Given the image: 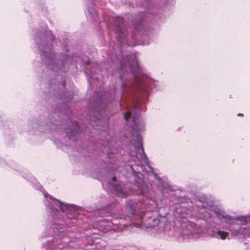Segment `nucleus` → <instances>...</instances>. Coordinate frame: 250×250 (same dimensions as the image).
<instances>
[{
    "label": "nucleus",
    "mask_w": 250,
    "mask_h": 250,
    "mask_svg": "<svg viewBox=\"0 0 250 250\" xmlns=\"http://www.w3.org/2000/svg\"><path fill=\"white\" fill-rule=\"evenodd\" d=\"M126 210H128V213L127 214L128 219H130L131 216H132L136 210V204L132 201H128L126 203Z\"/></svg>",
    "instance_id": "11"
},
{
    "label": "nucleus",
    "mask_w": 250,
    "mask_h": 250,
    "mask_svg": "<svg viewBox=\"0 0 250 250\" xmlns=\"http://www.w3.org/2000/svg\"><path fill=\"white\" fill-rule=\"evenodd\" d=\"M34 32V41L40 51L42 63L46 66L48 69L58 74L56 82L52 80L50 87L53 91V94L58 100V105L52 114L49 123L42 121H35L30 125L32 127L31 131L39 130L43 132L48 128L52 135V138H62V60L61 54H55L53 51L54 35L48 29L45 23Z\"/></svg>",
    "instance_id": "1"
},
{
    "label": "nucleus",
    "mask_w": 250,
    "mask_h": 250,
    "mask_svg": "<svg viewBox=\"0 0 250 250\" xmlns=\"http://www.w3.org/2000/svg\"><path fill=\"white\" fill-rule=\"evenodd\" d=\"M68 129H66L65 133L67 134L68 138L71 140L73 136L78 133L80 130V128L76 121H69L68 122Z\"/></svg>",
    "instance_id": "10"
},
{
    "label": "nucleus",
    "mask_w": 250,
    "mask_h": 250,
    "mask_svg": "<svg viewBox=\"0 0 250 250\" xmlns=\"http://www.w3.org/2000/svg\"><path fill=\"white\" fill-rule=\"evenodd\" d=\"M89 77H91L92 79H95V78L97 79V77H94V76H93L94 75H93L92 72H90V74H89Z\"/></svg>",
    "instance_id": "23"
},
{
    "label": "nucleus",
    "mask_w": 250,
    "mask_h": 250,
    "mask_svg": "<svg viewBox=\"0 0 250 250\" xmlns=\"http://www.w3.org/2000/svg\"><path fill=\"white\" fill-rule=\"evenodd\" d=\"M143 27V25L142 24H139L135 25L134 26V32L131 35V38L133 40H135V37H134L135 33L136 32L137 33H140L141 34V28Z\"/></svg>",
    "instance_id": "17"
},
{
    "label": "nucleus",
    "mask_w": 250,
    "mask_h": 250,
    "mask_svg": "<svg viewBox=\"0 0 250 250\" xmlns=\"http://www.w3.org/2000/svg\"><path fill=\"white\" fill-rule=\"evenodd\" d=\"M116 181L115 177H113L111 181L108 182L109 186L112 187L114 189L115 193L119 197H125L128 195V193L126 191H125L121 185L119 184H115Z\"/></svg>",
    "instance_id": "9"
},
{
    "label": "nucleus",
    "mask_w": 250,
    "mask_h": 250,
    "mask_svg": "<svg viewBox=\"0 0 250 250\" xmlns=\"http://www.w3.org/2000/svg\"><path fill=\"white\" fill-rule=\"evenodd\" d=\"M139 181L140 182L138 183V185L136 186L138 189L137 194L146 195L148 192V187L145 185L144 181L142 179H140Z\"/></svg>",
    "instance_id": "13"
},
{
    "label": "nucleus",
    "mask_w": 250,
    "mask_h": 250,
    "mask_svg": "<svg viewBox=\"0 0 250 250\" xmlns=\"http://www.w3.org/2000/svg\"><path fill=\"white\" fill-rule=\"evenodd\" d=\"M124 219L122 217L120 218L119 223L111 222H107L105 220H101L98 223L99 229L104 232L108 231L110 229L114 231H117L123 229L126 226L129 225V224L124 223Z\"/></svg>",
    "instance_id": "6"
},
{
    "label": "nucleus",
    "mask_w": 250,
    "mask_h": 250,
    "mask_svg": "<svg viewBox=\"0 0 250 250\" xmlns=\"http://www.w3.org/2000/svg\"><path fill=\"white\" fill-rule=\"evenodd\" d=\"M201 207V209H204L205 213H207L209 217H211L212 215L209 211L212 210L214 208V207L212 206V205H207L206 204L204 203Z\"/></svg>",
    "instance_id": "16"
},
{
    "label": "nucleus",
    "mask_w": 250,
    "mask_h": 250,
    "mask_svg": "<svg viewBox=\"0 0 250 250\" xmlns=\"http://www.w3.org/2000/svg\"><path fill=\"white\" fill-rule=\"evenodd\" d=\"M116 31L117 34L118 41L121 44H131L128 42L126 38V32L124 24V19L122 17H117L115 19Z\"/></svg>",
    "instance_id": "7"
},
{
    "label": "nucleus",
    "mask_w": 250,
    "mask_h": 250,
    "mask_svg": "<svg viewBox=\"0 0 250 250\" xmlns=\"http://www.w3.org/2000/svg\"><path fill=\"white\" fill-rule=\"evenodd\" d=\"M137 185H138V184H137V185H135V186H135V187H134V189L135 188V187H136V186H137Z\"/></svg>",
    "instance_id": "26"
},
{
    "label": "nucleus",
    "mask_w": 250,
    "mask_h": 250,
    "mask_svg": "<svg viewBox=\"0 0 250 250\" xmlns=\"http://www.w3.org/2000/svg\"><path fill=\"white\" fill-rule=\"evenodd\" d=\"M211 237L217 238L224 240L229 236L228 232L222 230L212 231L210 233Z\"/></svg>",
    "instance_id": "12"
},
{
    "label": "nucleus",
    "mask_w": 250,
    "mask_h": 250,
    "mask_svg": "<svg viewBox=\"0 0 250 250\" xmlns=\"http://www.w3.org/2000/svg\"><path fill=\"white\" fill-rule=\"evenodd\" d=\"M143 216V215L141 214V216L139 217V218L137 219V220H136L135 219H134V222H132L131 224H129V225L135 226L137 228H141L142 226L145 225L144 224Z\"/></svg>",
    "instance_id": "15"
},
{
    "label": "nucleus",
    "mask_w": 250,
    "mask_h": 250,
    "mask_svg": "<svg viewBox=\"0 0 250 250\" xmlns=\"http://www.w3.org/2000/svg\"><path fill=\"white\" fill-rule=\"evenodd\" d=\"M214 212L220 220L229 224V227L227 229L231 232L232 236L241 238L242 237H249L250 235V228L249 227H240L235 223L236 220H239L243 221V224H246L247 222L250 221V215L237 217L235 219L220 210H215Z\"/></svg>",
    "instance_id": "5"
},
{
    "label": "nucleus",
    "mask_w": 250,
    "mask_h": 250,
    "mask_svg": "<svg viewBox=\"0 0 250 250\" xmlns=\"http://www.w3.org/2000/svg\"><path fill=\"white\" fill-rule=\"evenodd\" d=\"M72 96L73 95L71 92L69 93V92L63 91V104L65 101L66 102H70L72 100Z\"/></svg>",
    "instance_id": "18"
},
{
    "label": "nucleus",
    "mask_w": 250,
    "mask_h": 250,
    "mask_svg": "<svg viewBox=\"0 0 250 250\" xmlns=\"http://www.w3.org/2000/svg\"><path fill=\"white\" fill-rule=\"evenodd\" d=\"M85 72H86V73H87L88 74V70H86Z\"/></svg>",
    "instance_id": "25"
},
{
    "label": "nucleus",
    "mask_w": 250,
    "mask_h": 250,
    "mask_svg": "<svg viewBox=\"0 0 250 250\" xmlns=\"http://www.w3.org/2000/svg\"><path fill=\"white\" fill-rule=\"evenodd\" d=\"M113 63L116 67L122 72H127L130 71L134 76V81L131 84H128L125 82H122L121 85V96L123 98L125 93L132 95L136 92L144 94L147 96L150 87L149 81L144 76H141L142 73L138 64L136 56L134 54L127 55L125 58H122L119 61L116 56L111 58Z\"/></svg>",
    "instance_id": "3"
},
{
    "label": "nucleus",
    "mask_w": 250,
    "mask_h": 250,
    "mask_svg": "<svg viewBox=\"0 0 250 250\" xmlns=\"http://www.w3.org/2000/svg\"><path fill=\"white\" fill-rule=\"evenodd\" d=\"M106 97V95H103V97H100L99 99L97 100V103L99 105H102L103 104H104L107 103V101L105 100V97Z\"/></svg>",
    "instance_id": "20"
},
{
    "label": "nucleus",
    "mask_w": 250,
    "mask_h": 250,
    "mask_svg": "<svg viewBox=\"0 0 250 250\" xmlns=\"http://www.w3.org/2000/svg\"><path fill=\"white\" fill-rule=\"evenodd\" d=\"M21 175L31 182L34 188L42 191L43 195L42 202L51 223L53 238L52 240H48L42 243V248L45 250H62V202L42 190L41 185L27 169L23 170Z\"/></svg>",
    "instance_id": "2"
},
{
    "label": "nucleus",
    "mask_w": 250,
    "mask_h": 250,
    "mask_svg": "<svg viewBox=\"0 0 250 250\" xmlns=\"http://www.w3.org/2000/svg\"><path fill=\"white\" fill-rule=\"evenodd\" d=\"M141 100L137 99L136 103L132 107L131 109L127 110L124 114V119L126 121L132 117L133 124L132 125V128L134 132L136 133V138L138 140V142L135 145V153L136 155H140V158L144 160L145 163L147 166H149L148 159L146 155L142 143V137L138 133V132L143 130L144 127V124L140 121V111H141V107L140 105V102Z\"/></svg>",
    "instance_id": "4"
},
{
    "label": "nucleus",
    "mask_w": 250,
    "mask_h": 250,
    "mask_svg": "<svg viewBox=\"0 0 250 250\" xmlns=\"http://www.w3.org/2000/svg\"><path fill=\"white\" fill-rule=\"evenodd\" d=\"M63 214H66L68 219L72 220V223L73 224H76L77 215L80 213L82 208L74 206L63 203Z\"/></svg>",
    "instance_id": "8"
},
{
    "label": "nucleus",
    "mask_w": 250,
    "mask_h": 250,
    "mask_svg": "<svg viewBox=\"0 0 250 250\" xmlns=\"http://www.w3.org/2000/svg\"><path fill=\"white\" fill-rule=\"evenodd\" d=\"M63 63H64V61H66V62L68 63L70 62L69 61L70 57L68 55L63 54Z\"/></svg>",
    "instance_id": "22"
},
{
    "label": "nucleus",
    "mask_w": 250,
    "mask_h": 250,
    "mask_svg": "<svg viewBox=\"0 0 250 250\" xmlns=\"http://www.w3.org/2000/svg\"><path fill=\"white\" fill-rule=\"evenodd\" d=\"M120 77H121V78L122 77V75L121 74H120Z\"/></svg>",
    "instance_id": "27"
},
{
    "label": "nucleus",
    "mask_w": 250,
    "mask_h": 250,
    "mask_svg": "<svg viewBox=\"0 0 250 250\" xmlns=\"http://www.w3.org/2000/svg\"><path fill=\"white\" fill-rule=\"evenodd\" d=\"M51 233L48 231V230L46 229L44 232H43L41 235V237L42 238L46 237L49 236L51 235Z\"/></svg>",
    "instance_id": "21"
},
{
    "label": "nucleus",
    "mask_w": 250,
    "mask_h": 250,
    "mask_svg": "<svg viewBox=\"0 0 250 250\" xmlns=\"http://www.w3.org/2000/svg\"><path fill=\"white\" fill-rule=\"evenodd\" d=\"M89 0V4L88 6L87 15L89 18L93 20H95L96 16V11L95 9L94 5L92 0Z\"/></svg>",
    "instance_id": "14"
},
{
    "label": "nucleus",
    "mask_w": 250,
    "mask_h": 250,
    "mask_svg": "<svg viewBox=\"0 0 250 250\" xmlns=\"http://www.w3.org/2000/svg\"><path fill=\"white\" fill-rule=\"evenodd\" d=\"M243 114H241V113H239L238 114V116H242Z\"/></svg>",
    "instance_id": "24"
},
{
    "label": "nucleus",
    "mask_w": 250,
    "mask_h": 250,
    "mask_svg": "<svg viewBox=\"0 0 250 250\" xmlns=\"http://www.w3.org/2000/svg\"><path fill=\"white\" fill-rule=\"evenodd\" d=\"M155 176L156 178L158 180V182H159V184L161 185V186L162 187L163 189H164V190H165V189L168 190L169 189V186L165 185V184L164 183H163L161 182V180L160 178L156 174H155Z\"/></svg>",
    "instance_id": "19"
}]
</instances>
